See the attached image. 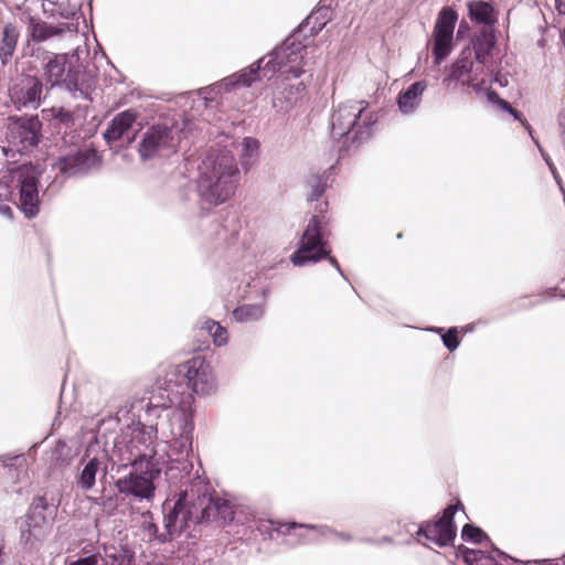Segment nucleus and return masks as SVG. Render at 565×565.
<instances>
[{
  "label": "nucleus",
  "instance_id": "nucleus-1",
  "mask_svg": "<svg viewBox=\"0 0 565 565\" xmlns=\"http://www.w3.org/2000/svg\"><path fill=\"white\" fill-rule=\"evenodd\" d=\"M146 394L148 403L143 414V499L153 497L156 489L166 479L162 468L166 463V448L160 454L161 444L171 443L180 455H188L192 448L193 393L210 394L215 388L212 369L205 358L193 356L178 365H159L150 380Z\"/></svg>",
  "mask_w": 565,
  "mask_h": 565
},
{
  "label": "nucleus",
  "instance_id": "nucleus-2",
  "mask_svg": "<svg viewBox=\"0 0 565 565\" xmlns=\"http://www.w3.org/2000/svg\"><path fill=\"white\" fill-rule=\"evenodd\" d=\"M305 47V45L298 42V35L292 34L269 54L267 61L266 58L264 60L257 74V79L270 78L276 72L284 75L273 99L274 107L280 111L289 110L302 98L306 90L305 83L298 81L300 75L305 73V70L301 67L305 64L302 55Z\"/></svg>",
  "mask_w": 565,
  "mask_h": 565
},
{
  "label": "nucleus",
  "instance_id": "nucleus-3",
  "mask_svg": "<svg viewBox=\"0 0 565 565\" xmlns=\"http://www.w3.org/2000/svg\"><path fill=\"white\" fill-rule=\"evenodd\" d=\"M238 182L239 169L232 151L211 147L198 166L199 196L209 204H222L235 194Z\"/></svg>",
  "mask_w": 565,
  "mask_h": 565
},
{
  "label": "nucleus",
  "instance_id": "nucleus-4",
  "mask_svg": "<svg viewBox=\"0 0 565 565\" xmlns=\"http://www.w3.org/2000/svg\"><path fill=\"white\" fill-rule=\"evenodd\" d=\"M44 77L51 87L65 89L75 99L92 102L96 87V75L78 57L68 54H52L43 65Z\"/></svg>",
  "mask_w": 565,
  "mask_h": 565
},
{
  "label": "nucleus",
  "instance_id": "nucleus-5",
  "mask_svg": "<svg viewBox=\"0 0 565 565\" xmlns=\"http://www.w3.org/2000/svg\"><path fill=\"white\" fill-rule=\"evenodd\" d=\"M365 100H348L337 106L331 115V136L340 139L354 131L353 140L362 142L371 136L376 118L367 110Z\"/></svg>",
  "mask_w": 565,
  "mask_h": 565
},
{
  "label": "nucleus",
  "instance_id": "nucleus-6",
  "mask_svg": "<svg viewBox=\"0 0 565 565\" xmlns=\"http://www.w3.org/2000/svg\"><path fill=\"white\" fill-rule=\"evenodd\" d=\"M185 127L186 121L177 114L160 117L143 134V160L174 153L185 136Z\"/></svg>",
  "mask_w": 565,
  "mask_h": 565
},
{
  "label": "nucleus",
  "instance_id": "nucleus-7",
  "mask_svg": "<svg viewBox=\"0 0 565 565\" xmlns=\"http://www.w3.org/2000/svg\"><path fill=\"white\" fill-rule=\"evenodd\" d=\"M10 173L12 183L19 193L17 207L26 218L36 217L40 213L41 204L39 186L42 170L38 164L25 162L13 168Z\"/></svg>",
  "mask_w": 565,
  "mask_h": 565
},
{
  "label": "nucleus",
  "instance_id": "nucleus-8",
  "mask_svg": "<svg viewBox=\"0 0 565 565\" xmlns=\"http://www.w3.org/2000/svg\"><path fill=\"white\" fill-rule=\"evenodd\" d=\"M324 215H313L301 238L300 246L291 255V262L296 266H302L308 262H318L322 258L328 257L329 263L344 277L338 260L334 257L329 256V252L326 249L324 226L327 225Z\"/></svg>",
  "mask_w": 565,
  "mask_h": 565
},
{
  "label": "nucleus",
  "instance_id": "nucleus-9",
  "mask_svg": "<svg viewBox=\"0 0 565 565\" xmlns=\"http://www.w3.org/2000/svg\"><path fill=\"white\" fill-rule=\"evenodd\" d=\"M137 118L138 111L134 108L116 114L108 122L103 137L109 147L132 148L141 159V140H137L141 122H137Z\"/></svg>",
  "mask_w": 565,
  "mask_h": 565
},
{
  "label": "nucleus",
  "instance_id": "nucleus-10",
  "mask_svg": "<svg viewBox=\"0 0 565 565\" xmlns=\"http://www.w3.org/2000/svg\"><path fill=\"white\" fill-rule=\"evenodd\" d=\"M141 428L136 427L132 430V437L126 444L129 463L132 469L124 477L116 480L115 486L120 494L131 497L141 501V470L138 465L141 463Z\"/></svg>",
  "mask_w": 565,
  "mask_h": 565
},
{
  "label": "nucleus",
  "instance_id": "nucleus-11",
  "mask_svg": "<svg viewBox=\"0 0 565 565\" xmlns=\"http://www.w3.org/2000/svg\"><path fill=\"white\" fill-rule=\"evenodd\" d=\"M7 127V137L21 150L38 147L42 138V124L38 115L10 116Z\"/></svg>",
  "mask_w": 565,
  "mask_h": 565
},
{
  "label": "nucleus",
  "instance_id": "nucleus-12",
  "mask_svg": "<svg viewBox=\"0 0 565 565\" xmlns=\"http://www.w3.org/2000/svg\"><path fill=\"white\" fill-rule=\"evenodd\" d=\"M100 157L95 149H82L57 158L54 168L65 178L87 175L92 170L99 168Z\"/></svg>",
  "mask_w": 565,
  "mask_h": 565
},
{
  "label": "nucleus",
  "instance_id": "nucleus-13",
  "mask_svg": "<svg viewBox=\"0 0 565 565\" xmlns=\"http://www.w3.org/2000/svg\"><path fill=\"white\" fill-rule=\"evenodd\" d=\"M44 85L40 77L22 73L10 87V97L18 110L36 109L42 103Z\"/></svg>",
  "mask_w": 565,
  "mask_h": 565
},
{
  "label": "nucleus",
  "instance_id": "nucleus-14",
  "mask_svg": "<svg viewBox=\"0 0 565 565\" xmlns=\"http://www.w3.org/2000/svg\"><path fill=\"white\" fill-rule=\"evenodd\" d=\"M57 513V507L53 503H49L44 495H38L33 498V501L25 515V520L21 525V537L29 541L31 536H36L38 532L42 529L52 524Z\"/></svg>",
  "mask_w": 565,
  "mask_h": 565
},
{
  "label": "nucleus",
  "instance_id": "nucleus-15",
  "mask_svg": "<svg viewBox=\"0 0 565 565\" xmlns=\"http://www.w3.org/2000/svg\"><path fill=\"white\" fill-rule=\"evenodd\" d=\"M458 507L459 504L449 505L437 521L423 523L416 533L417 537H425L438 546L450 544L456 537L457 527L454 523V516Z\"/></svg>",
  "mask_w": 565,
  "mask_h": 565
},
{
  "label": "nucleus",
  "instance_id": "nucleus-16",
  "mask_svg": "<svg viewBox=\"0 0 565 565\" xmlns=\"http://www.w3.org/2000/svg\"><path fill=\"white\" fill-rule=\"evenodd\" d=\"M192 497L193 494L190 495L188 490L181 491L172 510L164 516V532L157 535L158 527L151 522L143 527V532H147L151 543L153 541H157L158 543L167 542L172 536V527H175L178 522H180V527H182L189 520H191V512L186 510V507L191 502Z\"/></svg>",
  "mask_w": 565,
  "mask_h": 565
},
{
  "label": "nucleus",
  "instance_id": "nucleus-17",
  "mask_svg": "<svg viewBox=\"0 0 565 565\" xmlns=\"http://www.w3.org/2000/svg\"><path fill=\"white\" fill-rule=\"evenodd\" d=\"M457 22V13L451 8H444L434 28L433 55L436 64L448 56L452 50V35Z\"/></svg>",
  "mask_w": 565,
  "mask_h": 565
},
{
  "label": "nucleus",
  "instance_id": "nucleus-18",
  "mask_svg": "<svg viewBox=\"0 0 565 565\" xmlns=\"http://www.w3.org/2000/svg\"><path fill=\"white\" fill-rule=\"evenodd\" d=\"M265 57L259 58L249 67L242 70L233 75L225 77L224 79L205 87L200 90V95L205 102H213L216 95L223 92H230L234 87H249L254 82L257 81V74L260 71L262 64Z\"/></svg>",
  "mask_w": 565,
  "mask_h": 565
},
{
  "label": "nucleus",
  "instance_id": "nucleus-19",
  "mask_svg": "<svg viewBox=\"0 0 565 565\" xmlns=\"http://www.w3.org/2000/svg\"><path fill=\"white\" fill-rule=\"evenodd\" d=\"M482 71L478 65L473 66L472 51L466 47L461 51L458 60L451 65L449 74L444 82H460L462 86L475 87L477 74Z\"/></svg>",
  "mask_w": 565,
  "mask_h": 565
},
{
  "label": "nucleus",
  "instance_id": "nucleus-20",
  "mask_svg": "<svg viewBox=\"0 0 565 565\" xmlns=\"http://www.w3.org/2000/svg\"><path fill=\"white\" fill-rule=\"evenodd\" d=\"M28 31L33 42L41 43L70 31V26L67 23L51 24L33 15H29Z\"/></svg>",
  "mask_w": 565,
  "mask_h": 565
},
{
  "label": "nucleus",
  "instance_id": "nucleus-21",
  "mask_svg": "<svg viewBox=\"0 0 565 565\" xmlns=\"http://www.w3.org/2000/svg\"><path fill=\"white\" fill-rule=\"evenodd\" d=\"M495 36L492 31L483 30L473 42L472 60H476L478 66L482 70L491 64V53L495 46Z\"/></svg>",
  "mask_w": 565,
  "mask_h": 565
},
{
  "label": "nucleus",
  "instance_id": "nucleus-22",
  "mask_svg": "<svg viewBox=\"0 0 565 565\" xmlns=\"http://www.w3.org/2000/svg\"><path fill=\"white\" fill-rule=\"evenodd\" d=\"M427 88L425 81L413 83L406 90L402 92L397 98V106L402 114H413L420 105L424 92Z\"/></svg>",
  "mask_w": 565,
  "mask_h": 565
},
{
  "label": "nucleus",
  "instance_id": "nucleus-23",
  "mask_svg": "<svg viewBox=\"0 0 565 565\" xmlns=\"http://www.w3.org/2000/svg\"><path fill=\"white\" fill-rule=\"evenodd\" d=\"M291 529H305L309 532V535L306 537L308 541L317 540L319 536H324L331 542H349L352 539L348 533H340L324 525L315 526L291 523L288 525L287 531H290Z\"/></svg>",
  "mask_w": 565,
  "mask_h": 565
},
{
  "label": "nucleus",
  "instance_id": "nucleus-24",
  "mask_svg": "<svg viewBox=\"0 0 565 565\" xmlns=\"http://www.w3.org/2000/svg\"><path fill=\"white\" fill-rule=\"evenodd\" d=\"M469 18L478 24L493 25L497 22L494 8L487 1H470L467 4Z\"/></svg>",
  "mask_w": 565,
  "mask_h": 565
},
{
  "label": "nucleus",
  "instance_id": "nucleus-25",
  "mask_svg": "<svg viewBox=\"0 0 565 565\" xmlns=\"http://www.w3.org/2000/svg\"><path fill=\"white\" fill-rule=\"evenodd\" d=\"M18 39L19 33L17 28L12 23L4 24L0 43V61L3 66H6L13 56L17 49Z\"/></svg>",
  "mask_w": 565,
  "mask_h": 565
},
{
  "label": "nucleus",
  "instance_id": "nucleus-26",
  "mask_svg": "<svg viewBox=\"0 0 565 565\" xmlns=\"http://www.w3.org/2000/svg\"><path fill=\"white\" fill-rule=\"evenodd\" d=\"M100 462L98 458H90L84 468L76 475V486L83 491H89L96 483V476L99 471Z\"/></svg>",
  "mask_w": 565,
  "mask_h": 565
},
{
  "label": "nucleus",
  "instance_id": "nucleus-27",
  "mask_svg": "<svg viewBox=\"0 0 565 565\" xmlns=\"http://www.w3.org/2000/svg\"><path fill=\"white\" fill-rule=\"evenodd\" d=\"M265 306L259 303H248L237 307L233 311V317L238 322L257 321L263 318Z\"/></svg>",
  "mask_w": 565,
  "mask_h": 565
},
{
  "label": "nucleus",
  "instance_id": "nucleus-28",
  "mask_svg": "<svg viewBox=\"0 0 565 565\" xmlns=\"http://www.w3.org/2000/svg\"><path fill=\"white\" fill-rule=\"evenodd\" d=\"M259 152V141L252 137H245L242 141L241 164L248 170L256 161Z\"/></svg>",
  "mask_w": 565,
  "mask_h": 565
},
{
  "label": "nucleus",
  "instance_id": "nucleus-29",
  "mask_svg": "<svg viewBox=\"0 0 565 565\" xmlns=\"http://www.w3.org/2000/svg\"><path fill=\"white\" fill-rule=\"evenodd\" d=\"M201 329L210 333L215 345L222 347L227 343V331L218 322L207 319L202 323Z\"/></svg>",
  "mask_w": 565,
  "mask_h": 565
},
{
  "label": "nucleus",
  "instance_id": "nucleus-30",
  "mask_svg": "<svg viewBox=\"0 0 565 565\" xmlns=\"http://www.w3.org/2000/svg\"><path fill=\"white\" fill-rule=\"evenodd\" d=\"M41 113L44 119H56L67 127L74 124L73 113L64 107H51L43 109Z\"/></svg>",
  "mask_w": 565,
  "mask_h": 565
},
{
  "label": "nucleus",
  "instance_id": "nucleus-31",
  "mask_svg": "<svg viewBox=\"0 0 565 565\" xmlns=\"http://www.w3.org/2000/svg\"><path fill=\"white\" fill-rule=\"evenodd\" d=\"M328 177L322 175H312L308 180V185L310 186L309 200L317 201L319 200L327 189Z\"/></svg>",
  "mask_w": 565,
  "mask_h": 565
},
{
  "label": "nucleus",
  "instance_id": "nucleus-32",
  "mask_svg": "<svg viewBox=\"0 0 565 565\" xmlns=\"http://www.w3.org/2000/svg\"><path fill=\"white\" fill-rule=\"evenodd\" d=\"M213 508L216 510L217 516L224 522L230 523L234 520V508L226 499L216 498L212 501Z\"/></svg>",
  "mask_w": 565,
  "mask_h": 565
},
{
  "label": "nucleus",
  "instance_id": "nucleus-33",
  "mask_svg": "<svg viewBox=\"0 0 565 565\" xmlns=\"http://www.w3.org/2000/svg\"><path fill=\"white\" fill-rule=\"evenodd\" d=\"M463 559L469 565H498L493 558L477 550L466 548Z\"/></svg>",
  "mask_w": 565,
  "mask_h": 565
},
{
  "label": "nucleus",
  "instance_id": "nucleus-34",
  "mask_svg": "<svg viewBox=\"0 0 565 565\" xmlns=\"http://www.w3.org/2000/svg\"><path fill=\"white\" fill-rule=\"evenodd\" d=\"M0 461L3 468L11 470L12 468H15L17 470H23L26 466V460L24 458V455H11V454H3L0 456Z\"/></svg>",
  "mask_w": 565,
  "mask_h": 565
},
{
  "label": "nucleus",
  "instance_id": "nucleus-35",
  "mask_svg": "<svg viewBox=\"0 0 565 565\" xmlns=\"http://www.w3.org/2000/svg\"><path fill=\"white\" fill-rule=\"evenodd\" d=\"M461 537L468 542L480 543L483 539L487 537V535L481 529L472 524H466L462 527Z\"/></svg>",
  "mask_w": 565,
  "mask_h": 565
},
{
  "label": "nucleus",
  "instance_id": "nucleus-36",
  "mask_svg": "<svg viewBox=\"0 0 565 565\" xmlns=\"http://www.w3.org/2000/svg\"><path fill=\"white\" fill-rule=\"evenodd\" d=\"M443 342L444 345L449 350L454 351L459 347V340L457 335V328H450L444 335H443Z\"/></svg>",
  "mask_w": 565,
  "mask_h": 565
},
{
  "label": "nucleus",
  "instance_id": "nucleus-37",
  "mask_svg": "<svg viewBox=\"0 0 565 565\" xmlns=\"http://www.w3.org/2000/svg\"><path fill=\"white\" fill-rule=\"evenodd\" d=\"M113 148L116 149V151H118V152H119V150H121L120 158L122 161L129 163L134 160L132 152H136V151L132 148H126V147H113Z\"/></svg>",
  "mask_w": 565,
  "mask_h": 565
},
{
  "label": "nucleus",
  "instance_id": "nucleus-38",
  "mask_svg": "<svg viewBox=\"0 0 565 565\" xmlns=\"http://www.w3.org/2000/svg\"><path fill=\"white\" fill-rule=\"evenodd\" d=\"M70 565H98V561L95 555H89V556L81 557V558L70 563Z\"/></svg>",
  "mask_w": 565,
  "mask_h": 565
},
{
  "label": "nucleus",
  "instance_id": "nucleus-39",
  "mask_svg": "<svg viewBox=\"0 0 565 565\" xmlns=\"http://www.w3.org/2000/svg\"><path fill=\"white\" fill-rule=\"evenodd\" d=\"M540 151L545 160V162L547 163L554 179L556 180L557 183H559V178H558V174L556 172V168L555 166L553 164V162L551 161L550 157L540 148Z\"/></svg>",
  "mask_w": 565,
  "mask_h": 565
},
{
  "label": "nucleus",
  "instance_id": "nucleus-40",
  "mask_svg": "<svg viewBox=\"0 0 565 565\" xmlns=\"http://www.w3.org/2000/svg\"><path fill=\"white\" fill-rule=\"evenodd\" d=\"M540 151L545 160V162L547 163L554 179L556 180L557 183H559V178H558V174L556 172V168L555 166L553 164V162L551 161L550 157L540 148Z\"/></svg>",
  "mask_w": 565,
  "mask_h": 565
},
{
  "label": "nucleus",
  "instance_id": "nucleus-41",
  "mask_svg": "<svg viewBox=\"0 0 565 565\" xmlns=\"http://www.w3.org/2000/svg\"><path fill=\"white\" fill-rule=\"evenodd\" d=\"M540 151L545 160V162L547 163L554 179L556 180L557 183H559V178H558V174L556 172V168L555 166L553 164V162L551 161L550 157L540 148Z\"/></svg>",
  "mask_w": 565,
  "mask_h": 565
},
{
  "label": "nucleus",
  "instance_id": "nucleus-42",
  "mask_svg": "<svg viewBox=\"0 0 565 565\" xmlns=\"http://www.w3.org/2000/svg\"><path fill=\"white\" fill-rule=\"evenodd\" d=\"M0 213H1L2 215H8V216H10V215L12 214V210H11V207H10L9 205H7V204H2V205L0 206Z\"/></svg>",
  "mask_w": 565,
  "mask_h": 565
},
{
  "label": "nucleus",
  "instance_id": "nucleus-43",
  "mask_svg": "<svg viewBox=\"0 0 565 565\" xmlns=\"http://www.w3.org/2000/svg\"><path fill=\"white\" fill-rule=\"evenodd\" d=\"M556 8L561 14H565V0H555Z\"/></svg>",
  "mask_w": 565,
  "mask_h": 565
},
{
  "label": "nucleus",
  "instance_id": "nucleus-44",
  "mask_svg": "<svg viewBox=\"0 0 565 565\" xmlns=\"http://www.w3.org/2000/svg\"><path fill=\"white\" fill-rule=\"evenodd\" d=\"M500 106L502 109H504L507 111H512V106L507 100L501 99Z\"/></svg>",
  "mask_w": 565,
  "mask_h": 565
},
{
  "label": "nucleus",
  "instance_id": "nucleus-45",
  "mask_svg": "<svg viewBox=\"0 0 565 565\" xmlns=\"http://www.w3.org/2000/svg\"><path fill=\"white\" fill-rule=\"evenodd\" d=\"M65 447H66V444L64 441H62V440L56 441V450H62Z\"/></svg>",
  "mask_w": 565,
  "mask_h": 565
},
{
  "label": "nucleus",
  "instance_id": "nucleus-46",
  "mask_svg": "<svg viewBox=\"0 0 565 565\" xmlns=\"http://www.w3.org/2000/svg\"><path fill=\"white\" fill-rule=\"evenodd\" d=\"M513 117L514 119H520V114L518 110H515L513 107H512V111H509Z\"/></svg>",
  "mask_w": 565,
  "mask_h": 565
},
{
  "label": "nucleus",
  "instance_id": "nucleus-47",
  "mask_svg": "<svg viewBox=\"0 0 565 565\" xmlns=\"http://www.w3.org/2000/svg\"><path fill=\"white\" fill-rule=\"evenodd\" d=\"M381 542L391 543V539L390 537H383Z\"/></svg>",
  "mask_w": 565,
  "mask_h": 565
},
{
  "label": "nucleus",
  "instance_id": "nucleus-48",
  "mask_svg": "<svg viewBox=\"0 0 565 565\" xmlns=\"http://www.w3.org/2000/svg\"><path fill=\"white\" fill-rule=\"evenodd\" d=\"M149 515V512H146L142 514V518H143V523H146V516Z\"/></svg>",
  "mask_w": 565,
  "mask_h": 565
},
{
  "label": "nucleus",
  "instance_id": "nucleus-49",
  "mask_svg": "<svg viewBox=\"0 0 565 565\" xmlns=\"http://www.w3.org/2000/svg\"><path fill=\"white\" fill-rule=\"evenodd\" d=\"M149 515V512H146L142 514V518H143V523H146V516Z\"/></svg>",
  "mask_w": 565,
  "mask_h": 565
},
{
  "label": "nucleus",
  "instance_id": "nucleus-50",
  "mask_svg": "<svg viewBox=\"0 0 565 565\" xmlns=\"http://www.w3.org/2000/svg\"><path fill=\"white\" fill-rule=\"evenodd\" d=\"M467 331H471L472 330V327H467L466 329Z\"/></svg>",
  "mask_w": 565,
  "mask_h": 565
},
{
  "label": "nucleus",
  "instance_id": "nucleus-51",
  "mask_svg": "<svg viewBox=\"0 0 565 565\" xmlns=\"http://www.w3.org/2000/svg\"><path fill=\"white\" fill-rule=\"evenodd\" d=\"M142 98H143V103H145L146 102V95L145 94L142 95Z\"/></svg>",
  "mask_w": 565,
  "mask_h": 565
}]
</instances>
